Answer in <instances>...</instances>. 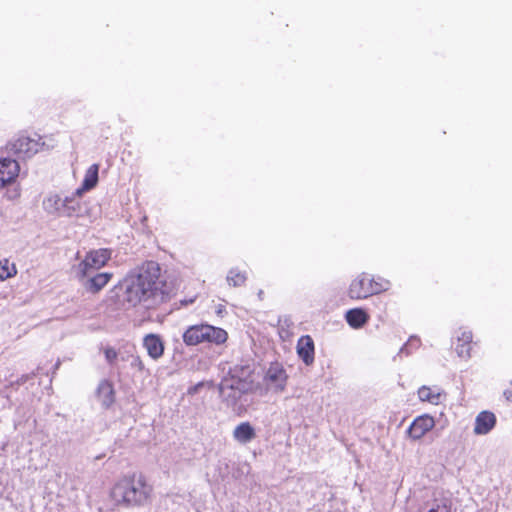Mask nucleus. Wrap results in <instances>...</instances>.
<instances>
[{
	"mask_svg": "<svg viewBox=\"0 0 512 512\" xmlns=\"http://www.w3.org/2000/svg\"><path fill=\"white\" fill-rule=\"evenodd\" d=\"M142 344L151 359L158 360L163 356L165 346L158 334L150 333L145 335Z\"/></svg>",
	"mask_w": 512,
	"mask_h": 512,
	"instance_id": "4468645a",
	"label": "nucleus"
},
{
	"mask_svg": "<svg viewBox=\"0 0 512 512\" xmlns=\"http://www.w3.org/2000/svg\"><path fill=\"white\" fill-rule=\"evenodd\" d=\"M153 487L142 474L120 479L111 489L110 496L117 505L142 507L152 499Z\"/></svg>",
	"mask_w": 512,
	"mask_h": 512,
	"instance_id": "f03ea898",
	"label": "nucleus"
},
{
	"mask_svg": "<svg viewBox=\"0 0 512 512\" xmlns=\"http://www.w3.org/2000/svg\"><path fill=\"white\" fill-rule=\"evenodd\" d=\"M20 171L19 164L11 158L0 159V188L13 182Z\"/></svg>",
	"mask_w": 512,
	"mask_h": 512,
	"instance_id": "ddd939ff",
	"label": "nucleus"
},
{
	"mask_svg": "<svg viewBox=\"0 0 512 512\" xmlns=\"http://www.w3.org/2000/svg\"><path fill=\"white\" fill-rule=\"evenodd\" d=\"M391 282L381 276L374 277L371 275V289L372 295H378L382 292L389 290Z\"/></svg>",
	"mask_w": 512,
	"mask_h": 512,
	"instance_id": "a878e982",
	"label": "nucleus"
},
{
	"mask_svg": "<svg viewBox=\"0 0 512 512\" xmlns=\"http://www.w3.org/2000/svg\"><path fill=\"white\" fill-rule=\"evenodd\" d=\"M347 295L352 300H365L372 295L371 275L362 272L355 276L348 287Z\"/></svg>",
	"mask_w": 512,
	"mask_h": 512,
	"instance_id": "6e6552de",
	"label": "nucleus"
},
{
	"mask_svg": "<svg viewBox=\"0 0 512 512\" xmlns=\"http://www.w3.org/2000/svg\"><path fill=\"white\" fill-rule=\"evenodd\" d=\"M112 251L101 248L88 252L84 259L77 265L75 272L79 280L89 277L95 271L99 270L110 260Z\"/></svg>",
	"mask_w": 512,
	"mask_h": 512,
	"instance_id": "423d86ee",
	"label": "nucleus"
},
{
	"mask_svg": "<svg viewBox=\"0 0 512 512\" xmlns=\"http://www.w3.org/2000/svg\"><path fill=\"white\" fill-rule=\"evenodd\" d=\"M120 361L129 363L131 369L137 372H144L145 365L141 357L137 354L134 345H123L120 348Z\"/></svg>",
	"mask_w": 512,
	"mask_h": 512,
	"instance_id": "2eb2a0df",
	"label": "nucleus"
},
{
	"mask_svg": "<svg viewBox=\"0 0 512 512\" xmlns=\"http://www.w3.org/2000/svg\"><path fill=\"white\" fill-rule=\"evenodd\" d=\"M42 208L55 218H74L81 216L82 204L75 192L65 194L51 191L42 201Z\"/></svg>",
	"mask_w": 512,
	"mask_h": 512,
	"instance_id": "7ed1b4c3",
	"label": "nucleus"
},
{
	"mask_svg": "<svg viewBox=\"0 0 512 512\" xmlns=\"http://www.w3.org/2000/svg\"><path fill=\"white\" fill-rule=\"evenodd\" d=\"M435 426L434 418L428 414L416 417L407 429L409 437L413 440L421 439Z\"/></svg>",
	"mask_w": 512,
	"mask_h": 512,
	"instance_id": "9b49d317",
	"label": "nucleus"
},
{
	"mask_svg": "<svg viewBox=\"0 0 512 512\" xmlns=\"http://www.w3.org/2000/svg\"><path fill=\"white\" fill-rule=\"evenodd\" d=\"M256 437V432L249 422H242L233 430V438L240 444H248Z\"/></svg>",
	"mask_w": 512,
	"mask_h": 512,
	"instance_id": "412c9836",
	"label": "nucleus"
},
{
	"mask_svg": "<svg viewBox=\"0 0 512 512\" xmlns=\"http://www.w3.org/2000/svg\"><path fill=\"white\" fill-rule=\"evenodd\" d=\"M418 398L422 402H429L431 404L437 405L441 402L442 399V391L437 387H428L422 386L418 389Z\"/></svg>",
	"mask_w": 512,
	"mask_h": 512,
	"instance_id": "b1692460",
	"label": "nucleus"
},
{
	"mask_svg": "<svg viewBox=\"0 0 512 512\" xmlns=\"http://www.w3.org/2000/svg\"><path fill=\"white\" fill-rule=\"evenodd\" d=\"M345 320L353 329H359L368 322L369 315L362 308H353L345 313Z\"/></svg>",
	"mask_w": 512,
	"mask_h": 512,
	"instance_id": "4be33fe9",
	"label": "nucleus"
},
{
	"mask_svg": "<svg viewBox=\"0 0 512 512\" xmlns=\"http://www.w3.org/2000/svg\"><path fill=\"white\" fill-rule=\"evenodd\" d=\"M473 333L467 328H460L456 334L455 352L458 357L468 360L471 358Z\"/></svg>",
	"mask_w": 512,
	"mask_h": 512,
	"instance_id": "f8f14e48",
	"label": "nucleus"
},
{
	"mask_svg": "<svg viewBox=\"0 0 512 512\" xmlns=\"http://www.w3.org/2000/svg\"><path fill=\"white\" fill-rule=\"evenodd\" d=\"M218 390L222 402L228 408L235 413H240L242 411L243 405L240 403V399L242 395L248 391H240L236 389L235 385L223 380L219 383Z\"/></svg>",
	"mask_w": 512,
	"mask_h": 512,
	"instance_id": "9d476101",
	"label": "nucleus"
},
{
	"mask_svg": "<svg viewBox=\"0 0 512 512\" xmlns=\"http://www.w3.org/2000/svg\"><path fill=\"white\" fill-rule=\"evenodd\" d=\"M11 406V399L8 393V388L5 387L3 390H0V410L8 408Z\"/></svg>",
	"mask_w": 512,
	"mask_h": 512,
	"instance_id": "c756f323",
	"label": "nucleus"
},
{
	"mask_svg": "<svg viewBox=\"0 0 512 512\" xmlns=\"http://www.w3.org/2000/svg\"><path fill=\"white\" fill-rule=\"evenodd\" d=\"M227 332L219 327L209 324H196L186 328L182 339L187 346H196L201 343L221 345L227 341Z\"/></svg>",
	"mask_w": 512,
	"mask_h": 512,
	"instance_id": "20e7f679",
	"label": "nucleus"
},
{
	"mask_svg": "<svg viewBox=\"0 0 512 512\" xmlns=\"http://www.w3.org/2000/svg\"><path fill=\"white\" fill-rule=\"evenodd\" d=\"M200 385H201V384H198V385L194 386L193 388L189 389V393H190V394L195 393V392L198 390V387H199Z\"/></svg>",
	"mask_w": 512,
	"mask_h": 512,
	"instance_id": "2f4dec72",
	"label": "nucleus"
},
{
	"mask_svg": "<svg viewBox=\"0 0 512 512\" xmlns=\"http://www.w3.org/2000/svg\"><path fill=\"white\" fill-rule=\"evenodd\" d=\"M503 396L506 399L507 402L512 403V390L506 389L503 392Z\"/></svg>",
	"mask_w": 512,
	"mask_h": 512,
	"instance_id": "7c9ffc66",
	"label": "nucleus"
},
{
	"mask_svg": "<svg viewBox=\"0 0 512 512\" xmlns=\"http://www.w3.org/2000/svg\"><path fill=\"white\" fill-rule=\"evenodd\" d=\"M222 309L218 308L217 313H221Z\"/></svg>",
	"mask_w": 512,
	"mask_h": 512,
	"instance_id": "473e14b6",
	"label": "nucleus"
},
{
	"mask_svg": "<svg viewBox=\"0 0 512 512\" xmlns=\"http://www.w3.org/2000/svg\"><path fill=\"white\" fill-rule=\"evenodd\" d=\"M121 306L128 310L143 305L157 306L168 299L167 283L161 276V267L155 261H146L131 269L119 283Z\"/></svg>",
	"mask_w": 512,
	"mask_h": 512,
	"instance_id": "f257e3e1",
	"label": "nucleus"
},
{
	"mask_svg": "<svg viewBox=\"0 0 512 512\" xmlns=\"http://www.w3.org/2000/svg\"><path fill=\"white\" fill-rule=\"evenodd\" d=\"M252 368L249 365L237 364L229 369L222 380L235 385L240 391H250L253 385Z\"/></svg>",
	"mask_w": 512,
	"mask_h": 512,
	"instance_id": "0eeeda50",
	"label": "nucleus"
},
{
	"mask_svg": "<svg viewBox=\"0 0 512 512\" xmlns=\"http://www.w3.org/2000/svg\"><path fill=\"white\" fill-rule=\"evenodd\" d=\"M287 380L288 375L283 365L278 362L271 363L264 376L267 387L275 393L283 392Z\"/></svg>",
	"mask_w": 512,
	"mask_h": 512,
	"instance_id": "1a4fd4ad",
	"label": "nucleus"
},
{
	"mask_svg": "<svg viewBox=\"0 0 512 512\" xmlns=\"http://www.w3.org/2000/svg\"><path fill=\"white\" fill-rule=\"evenodd\" d=\"M495 425L496 416L494 413L490 411H482L476 416L473 432L476 435H486L495 427Z\"/></svg>",
	"mask_w": 512,
	"mask_h": 512,
	"instance_id": "dca6fc26",
	"label": "nucleus"
},
{
	"mask_svg": "<svg viewBox=\"0 0 512 512\" xmlns=\"http://www.w3.org/2000/svg\"><path fill=\"white\" fill-rule=\"evenodd\" d=\"M96 396L103 408H110L115 402V392L112 383L108 380H102L98 385Z\"/></svg>",
	"mask_w": 512,
	"mask_h": 512,
	"instance_id": "a211bd4d",
	"label": "nucleus"
},
{
	"mask_svg": "<svg viewBox=\"0 0 512 512\" xmlns=\"http://www.w3.org/2000/svg\"><path fill=\"white\" fill-rule=\"evenodd\" d=\"M226 281L230 287L244 286L247 281V273L236 267L231 268L227 273Z\"/></svg>",
	"mask_w": 512,
	"mask_h": 512,
	"instance_id": "393cba45",
	"label": "nucleus"
},
{
	"mask_svg": "<svg viewBox=\"0 0 512 512\" xmlns=\"http://www.w3.org/2000/svg\"><path fill=\"white\" fill-rule=\"evenodd\" d=\"M98 173H99V165L98 164H92L86 170L81 186L78 187L74 191L76 193V195H78L79 198H81L85 192L90 191L97 185Z\"/></svg>",
	"mask_w": 512,
	"mask_h": 512,
	"instance_id": "6ab92c4d",
	"label": "nucleus"
},
{
	"mask_svg": "<svg viewBox=\"0 0 512 512\" xmlns=\"http://www.w3.org/2000/svg\"><path fill=\"white\" fill-rule=\"evenodd\" d=\"M297 354L306 365H311L314 362V341L311 336L303 335L299 338Z\"/></svg>",
	"mask_w": 512,
	"mask_h": 512,
	"instance_id": "f3484780",
	"label": "nucleus"
},
{
	"mask_svg": "<svg viewBox=\"0 0 512 512\" xmlns=\"http://www.w3.org/2000/svg\"><path fill=\"white\" fill-rule=\"evenodd\" d=\"M16 273L14 266L10 267L7 260L0 262V280H5Z\"/></svg>",
	"mask_w": 512,
	"mask_h": 512,
	"instance_id": "c85d7f7f",
	"label": "nucleus"
},
{
	"mask_svg": "<svg viewBox=\"0 0 512 512\" xmlns=\"http://www.w3.org/2000/svg\"><path fill=\"white\" fill-rule=\"evenodd\" d=\"M106 362L110 366H116L118 360H120V349L116 350L111 346H107L103 349Z\"/></svg>",
	"mask_w": 512,
	"mask_h": 512,
	"instance_id": "cd10ccee",
	"label": "nucleus"
},
{
	"mask_svg": "<svg viewBox=\"0 0 512 512\" xmlns=\"http://www.w3.org/2000/svg\"><path fill=\"white\" fill-rule=\"evenodd\" d=\"M420 346V339L416 336H411L408 341L400 348L398 355H410L413 350Z\"/></svg>",
	"mask_w": 512,
	"mask_h": 512,
	"instance_id": "bb28decb",
	"label": "nucleus"
},
{
	"mask_svg": "<svg viewBox=\"0 0 512 512\" xmlns=\"http://www.w3.org/2000/svg\"><path fill=\"white\" fill-rule=\"evenodd\" d=\"M112 277L113 274L110 272L93 273L84 278L86 279L84 286L89 292L97 293L108 284Z\"/></svg>",
	"mask_w": 512,
	"mask_h": 512,
	"instance_id": "aec40b11",
	"label": "nucleus"
},
{
	"mask_svg": "<svg viewBox=\"0 0 512 512\" xmlns=\"http://www.w3.org/2000/svg\"><path fill=\"white\" fill-rule=\"evenodd\" d=\"M451 505L450 496L444 492H439L435 494L433 501L427 504L426 512H450Z\"/></svg>",
	"mask_w": 512,
	"mask_h": 512,
	"instance_id": "5701e85b",
	"label": "nucleus"
},
{
	"mask_svg": "<svg viewBox=\"0 0 512 512\" xmlns=\"http://www.w3.org/2000/svg\"><path fill=\"white\" fill-rule=\"evenodd\" d=\"M45 146L41 136L37 134L33 136L21 134L9 142L8 150L19 159L25 160L44 150Z\"/></svg>",
	"mask_w": 512,
	"mask_h": 512,
	"instance_id": "39448f33",
	"label": "nucleus"
}]
</instances>
